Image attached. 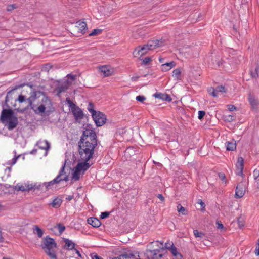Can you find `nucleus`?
Listing matches in <instances>:
<instances>
[{"instance_id":"1","label":"nucleus","mask_w":259,"mask_h":259,"mask_svg":"<svg viewBox=\"0 0 259 259\" xmlns=\"http://www.w3.org/2000/svg\"><path fill=\"white\" fill-rule=\"evenodd\" d=\"M88 161L78 163L76 167L71 169V168L65 166V163L62 166L59 174L55 178H60L62 176H64L63 178H68L70 171L72 172V176L71 178H80L82 177L85 171L87 170L90 166Z\"/></svg>"},{"instance_id":"2","label":"nucleus","mask_w":259,"mask_h":259,"mask_svg":"<svg viewBox=\"0 0 259 259\" xmlns=\"http://www.w3.org/2000/svg\"><path fill=\"white\" fill-rule=\"evenodd\" d=\"M148 247L149 248L147 249V258L148 259H160L167 252L166 243L164 245L163 242L158 241L150 242Z\"/></svg>"},{"instance_id":"3","label":"nucleus","mask_w":259,"mask_h":259,"mask_svg":"<svg viewBox=\"0 0 259 259\" xmlns=\"http://www.w3.org/2000/svg\"><path fill=\"white\" fill-rule=\"evenodd\" d=\"M41 247L50 259H58L55 251L57 244L53 238L49 236L43 238Z\"/></svg>"},{"instance_id":"4","label":"nucleus","mask_w":259,"mask_h":259,"mask_svg":"<svg viewBox=\"0 0 259 259\" xmlns=\"http://www.w3.org/2000/svg\"><path fill=\"white\" fill-rule=\"evenodd\" d=\"M1 120L3 123H8L7 127L9 130H13L18 124V118L14 115V112L11 109H3L2 110Z\"/></svg>"},{"instance_id":"5","label":"nucleus","mask_w":259,"mask_h":259,"mask_svg":"<svg viewBox=\"0 0 259 259\" xmlns=\"http://www.w3.org/2000/svg\"><path fill=\"white\" fill-rule=\"evenodd\" d=\"M78 151L82 161H88L92 158L96 146L79 142Z\"/></svg>"},{"instance_id":"6","label":"nucleus","mask_w":259,"mask_h":259,"mask_svg":"<svg viewBox=\"0 0 259 259\" xmlns=\"http://www.w3.org/2000/svg\"><path fill=\"white\" fill-rule=\"evenodd\" d=\"M79 142L96 146L97 140L96 133L92 129H86L83 131Z\"/></svg>"},{"instance_id":"7","label":"nucleus","mask_w":259,"mask_h":259,"mask_svg":"<svg viewBox=\"0 0 259 259\" xmlns=\"http://www.w3.org/2000/svg\"><path fill=\"white\" fill-rule=\"evenodd\" d=\"M145 46L146 45H144L142 47L139 46L133 52L134 57H139L138 61L141 64H146V57H144L146 53Z\"/></svg>"},{"instance_id":"8","label":"nucleus","mask_w":259,"mask_h":259,"mask_svg":"<svg viewBox=\"0 0 259 259\" xmlns=\"http://www.w3.org/2000/svg\"><path fill=\"white\" fill-rule=\"evenodd\" d=\"M87 24L83 21H77L75 26L72 29L73 35L79 36V34H84L87 30Z\"/></svg>"},{"instance_id":"9","label":"nucleus","mask_w":259,"mask_h":259,"mask_svg":"<svg viewBox=\"0 0 259 259\" xmlns=\"http://www.w3.org/2000/svg\"><path fill=\"white\" fill-rule=\"evenodd\" d=\"M248 183L246 179L243 180L239 183L236 188L235 197L240 198L242 197L244 194L246 190V185Z\"/></svg>"},{"instance_id":"10","label":"nucleus","mask_w":259,"mask_h":259,"mask_svg":"<svg viewBox=\"0 0 259 259\" xmlns=\"http://www.w3.org/2000/svg\"><path fill=\"white\" fill-rule=\"evenodd\" d=\"M92 117L98 126L103 125L106 120L105 115L100 111H97L94 115H93Z\"/></svg>"},{"instance_id":"11","label":"nucleus","mask_w":259,"mask_h":259,"mask_svg":"<svg viewBox=\"0 0 259 259\" xmlns=\"http://www.w3.org/2000/svg\"><path fill=\"white\" fill-rule=\"evenodd\" d=\"M164 44V41L162 39L158 40L155 39L149 40L147 42V50H152L156 48L163 46Z\"/></svg>"},{"instance_id":"12","label":"nucleus","mask_w":259,"mask_h":259,"mask_svg":"<svg viewBox=\"0 0 259 259\" xmlns=\"http://www.w3.org/2000/svg\"><path fill=\"white\" fill-rule=\"evenodd\" d=\"M236 167V173L237 175L239 177H243V170L244 168V159L242 157H240L238 158Z\"/></svg>"},{"instance_id":"13","label":"nucleus","mask_w":259,"mask_h":259,"mask_svg":"<svg viewBox=\"0 0 259 259\" xmlns=\"http://www.w3.org/2000/svg\"><path fill=\"white\" fill-rule=\"evenodd\" d=\"M35 187V185H33L32 184H18L14 186V190L16 191H29L30 190L32 189Z\"/></svg>"},{"instance_id":"14","label":"nucleus","mask_w":259,"mask_h":259,"mask_svg":"<svg viewBox=\"0 0 259 259\" xmlns=\"http://www.w3.org/2000/svg\"><path fill=\"white\" fill-rule=\"evenodd\" d=\"M37 93H42L40 92L33 91L30 93V97L26 99L28 105L25 107L26 109L31 108L32 106L35 105L33 103L36 99V96Z\"/></svg>"},{"instance_id":"15","label":"nucleus","mask_w":259,"mask_h":259,"mask_svg":"<svg viewBox=\"0 0 259 259\" xmlns=\"http://www.w3.org/2000/svg\"><path fill=\"white\" fill-rule=\"evenodd\" d=\"M71 84V82H70L69 80H66L63 84L59 85L56 89L57 92V95L59 96L61 93L65 92Z\"/></svg>"},{"instance_id":"16","label":"nucleus","mask_w":259,"mask_h":259,"mask_svg":"<svg viewBox=\"0 0 259 259\" xmlns=\"http://www.w3.org/2000/svg\"><path fill=\"white\" fill-rule=\"evenodd\" d=\"M153 96L156 98L161 99L163 101L168 102H170L171 101V97L166 93H156L153 95Z\"/></svg>"},{"instance_id":"17","label":"nucleus","mask_w":259,"mask_h":259,"mask_svg":"<svg viewBox=\"0 0 259 259\" xmlns=\"http://www.w3.org/2000/svg\"><path fill=\"white\" fill-rule=\"evenodd\" d=\"M168 249H169L173 256H174V259H182L183 256L181 253L178 251L177 248L175 247L172 244L171 247L168 248L167 247Z\"/></svg>"},{"instance_id":"18","label":"nucleus","mask_w":259,"mask_h":259,"mask_svg":"<svg viewBox=\"0 0 259 259\" xmlns=\"http://www.w3.org/2000/svg\"><path fill=\"white\" fill-rule=\"evenodd\" d=\"M87 222L89 224L92 225L94 227L98 228L101 225L100 220L96 218L91 217L88 219Z\"/></svg>"},{"instance_id":"19","label":"nucleus","mask_w":259,"mask_h":259,"mask_svg":"<svg viewBox=\"0 0 259 259\" xmlns=\"http://www.w3.org/2000/svg\"><path fill=\"white\" fill-rule=\"evenodd\" d=\"M72 112L76 120L82 119L83 113L80 108L77 107L74 110L72 109Z\"/></svg>"},{"instance_id":"20","label":"nucleus","mask_w":259,"mask_h":259,"mask_svg":"<svg viewBox=\"0 0 259 259\" xmlns=\"http://www.w3.org/2000/svg\"><path fill=\"white\" fill-rule=\"evenodd\" d=\"M36 145L40 149L48 150L50 148V145L49 142L47 140H40L37 142Z\"/></svg>"},{"instance_id":"21","label":"nucleus","mask_w":259,"mask_h":259,"mask_svg":"<svg viewBox=\"0 0 259 259\" xmlns=\"http://www.w3.org/2000/svg\"><path fill=\"white\" fill-rule=\"evenodd\" d=\"M176 65V63L174 61H171L169 63H165L162 64L161 69L162 71H167L174 67Z\"/></svg>"},{"instance_id":"22","label":"nucleus","mask_w":259,"mask_h":259,"mask_svg":"<svg viewBox=\"0 0 259 259\" xmlns=\"http://www.w3.org/2000/svg\"><path fill=\"white\" fill-rule=\"evenodd\" d=\"M62 203V198L57 197L53 200L52 202L49 204V205L52 206L54 208H58L61 206Z\"/></svg>"},{"instance_id":"23","label":"nucleus","mask_w":259,"mask_h":259,"mask_svg":"<svg viewBox=\"0 0 259 259\" xmlns=\"http://www.w3.org/2000/svg\"><path fill=\"white\" fill-rule=\"evenodd\" d=\"M249 102L252 108L253 109H256L258 105V101L255 98V97L251 95V94H249V98H248Z\"/></svg>"},{"instance_id":"24","label":"nucleus","mask_w":259,"mask_h":259,"mask_svg":"<svg viewBox=\"0 0 259 259\" xmlns=\"http://www.w3.org/2000/svg\"><path fill=\"white\" fill-rule=\"evenodd\" d=\"M31 109H32L34 112L37 114H39L40 113H44L46 110V107L44 105H40L38 107H36V105H34L30 108Z\"/></svg>"},{"instance_id":"25","label":"nucleus","mask_w":259,"mask_h":259,"mask_svg":"<svg viewBox=\"0 0 259 259\" xmlns=\"http://www.w3.org/2000/svg\"><path fill=\"white\" fill-rule=\"evenodd\" d=\"M64 242L65 243V245L64 246L66 249L68 250H72L74 249L76 244L75 243L73 242L71 240L69 239L65 238L64 239Z\"/></svg>"},{"instance_id":"26","label":"nucleus","mask_w":259,"mask_h":259,"mask_svg":"<svg viewBox=\"0 0 259 259\" xmlns=\"http://www.w3.org/2000/svg\"><path fill=\"white\" fill-rule=\"evenodd\" d=\"M99 70L104 76H108L111 74V71L108 66H101L99 68Z\"/></svg>"},{"instance_id":"27","label":"nucleus","mask_w":259,"mask_h":259,"mask_svg":"<svg viewBox=\"0 0 259 259\" xmlns=\"http://www.w3.org/2000/svg\"><path fill=\"white\" fill-rule=\"evenodd\" d=\"M119 256L121 259H131L133 257H135L134 253L131 251L125 252Z\"/></svg>"},{"instance_id":"28","label":"nucleus","mask_w":259,"mask_h":259,"mask_svg":"<svg viewBox=\"0 0 259 259\" xmlns=\"http://www.w3.org/2000/svg\"><path fill=\"white\" fill-rule=\"evenodd\" d=\"M68 180H69V179H53L52 181L49 182L48 183H46V187L47 189H49L51 188V185H53V184H56V183H59L61 181H67Z\"/></svg>"},{"instance_id":"29","label":"nucleus","mask_w":259,"mask_h":259,"mask_svg":"<svg viewBox=\"0 0 259 259\" xmlns=\"http://www.w3.org/2000/svg\"><path fill=\"white\" fill-rule=\"evenodd\" d=\"M226 149L228 151H233L236 147V143L233 142H227L226 143Z\"/></svg>"},{"instance_id":"30","label":"nucleus","mask_w":259,"mask_h":259,"mask_svg":"<svg viewBox=\"0 0 259 259\" xmlns=\"http://www.w3.org/2000/svg\"><path fill=\"white\" fill-rule=\"evenodd\" d=\"M33 232L36 234L39 238H41L44 234V231L38 226H34Z\"/></svg>"},{"instance_id":"31","label":"nucleus","mask_w":259,"mask_h":259,"mask_svg":"<svg viewBox=\"0 0 259 259\" xmlns=\"http://www.w3.org/2000/svg\"><path fill=\"white\" fill-rule=\"evenodd\" d=\"M181 70L180 68H177L172 71V76L177 80L180 79Z\"/></svg>"},{"instance_id":"32","label":"nucleus","mask_w":259,"mask_h":259,"mask_svg":"<svg viewBox=\"0 0 259 259\" xmlns=\"http://www.w3.org/2000/svg\"><path fill=\"white\" fill-rule=\"evenodd\" d=\"M156 62H152V60L151 57H147V69L150 67L155 68Z\"/></svg>"},{"instance_id":"33","label":"nucleus","mask_w":259,"mask_h":259,"mask_svg":"<svg viewBox=\"0 0 259 259\" xmlns=\"http://www.w3.org/2000/svg\"><path fill=\"white\" fill-rule=\"evenodd\" d=\"M66 102L71 109V111H72V109L74 110L77 107L69 98H67L66 99Z\"/></svg>"},{"instance_id":"34","label":"nucleus","mask_w":259,"mask_h":259,"mask_svg":"<svg viewBox=\"0 0 259 259\" xmlns=\"http://www.w3.org/2000/svg\"><path fill=\"white\" fill-rule=\"evenodd\" d=\"M177 210L179 213H181L183 215H187L188 214L187 210H186L185 208L182 206L181 204H179L178 205Z\"/></svg>"},{"instance_id":"35","label":"nucleus","mask_w":259,"mask_h":259,"mask_svg":"<svg viewBox=\"0 0 259 259\" xmlns=\"http://www.w3.org/2000/svg\"><path fill=\"white\" fill-rule=\"evenodd\" d=\"M259 74V66H256L254 71H250V75L252 78H256Z\"/></svg>"},{"instance_id":"36","label":"nucleus","mask_w":259,"mask_h":259,"mask_svg":"<svg viewBox=\"0 0 259 259\" xmlns=\"http://www.w3.org/2000/svg\"><path fill=\"white\" fill-rule=\"evenodd\" d=\"M14 153L15 154H16V151H14ZM20 155H19L18 156L15 155L14 157L11 160H10L7 162V164L11 166L15 164L16 163L17 159L20 157Z\"/></svg>"},{"instance_id":"37","label":"nucleus","mask_w":259,"mask_h":259,"mask_svg":"<svg viewBox=\"0 0 259 259\" xmlns=\"http://www.w3.org/2000/svg\"><path fill=\"white\" fill-rule=\"evenodd\" d=\"M194 235L196 238H203L205 234L202 232H199L198 230L195 229L193 231Z\"/></svg>"},{"instance_id":"38","label":"nucleus","mask_w":259,"mask_h":259,"mask_svg":"<svg viewBox=\"0 0 259 259\" xmlns=\"http://www.w3.org/2000/svg\"><path fill=\"white\" fill-rule=\"evenodd\" d=\"M94 104L90 102L88 106V110L92 114V116L94 115V113H96L97 112L94 109Z\"/></svg>"},{"instance_id":"39","label":"nucleus","mask_w":259,"mask_h":259,"mask_svg":"<svg viewBox=\"0 0 259 259\" xmlns=\"http://www.w3.org/2000/svg\"><path fill=\"white\" fill-rule=\"evenodd\" d=\"M215 89L217 93H225L227 91V89L225 88L224 86L223 85H218Z\"/></svg>"},{"instance_id":"40","label":"nucleus","mask_w":259,"mask_h":259,"mask_svg":"<svg viewBox=\"0 0 259 259\" xmlns=\"http://www.w3.org/2000/svg\"><path fill=\"white\" fill-rule=\"evenodd\" d=\"M208 92L209 94L213 97H217L218 96V94L216 92L215 89L214 88H210L208 89Z\"/></svg>"},{"instance_id":"41","label":"nucleus","mask_w":259,"mask_h":259,"mask_svg":"<svg viewBox=\"0 0 259 259\" xmlns=\"http://www.w3.org/2000/svg\"><path fill=\"white\" fill-rule=\"evenodd\" d=\"M102 32V30L101 29H94L92 32L89 34V36H96V35H97L98 34H99L100 33H101Z\"/></svg>"},{"instance_id":"42","label":"nucleus","mask_w":259,"mask_h":259,"mask_svg":"<svg viewBox=\"0 0 259 259\" xmlns=\"http://www.w3.org/2000/svg\"><path fill=\"white\" fill-rule=\"evenodd\" d=\"M57 226L60 234H62L63 232H64V230H65V227L61 223L58 224Z\"/></svg>"},{"instance_id":"43","label":"nucleus","mask_w":259,"mask_h":259,"mask_svg":"<svg viewBox=\"0 0 259 259\" xmlns=\"http://www.w3.org/2000/svg\"><path fill=\"white\" fill-rule=\"evenodd\" d=\"M109 215H110L109 212L105 211V212H102L101 213L100 218L101 219H104L108 218L109 216Z\"/></svg>"},{"instance_id":"44","label":"nucleus","mask_w":259,"mask_h":259,"mask_svg":"<svg viewBox=\"0 0 259 259\" xmlns=\"http://www.w3.org/2000/svg\"><path fill=\"white\" fill-rule=\"evenodd\" d=\"M26 100L25 97L23 95H19L17 99L15 100V101H19L20 103H22Z\"/></svg>"},{"instance_id":"45","label":"nucleus","mask_w":259,"mask_h":259,"mask_svg":"<svg viewBox=\"0 0 259 259\" xmlns=\"http://www.w3.org/2000/svg\"><path fill=\"white\" fill-rule=\"evenodd\" d=\"M205 115V112L204 111H198V119H202L204 118V115Z\"/></svg>"},{"instance_id":"46","label":"nucleus","mask_w":259,"mask_h":259,"mask_svg":"<svg viewBox=\"0 0 259 259\" xmlns=\"http://www.w3.org/2000/svg\"><path fill=\"white\" fill-rule=\"evenodd\" d=\"M16 5L15 4L9 5L7 6V10L8 11H11L12 10L16 8Z\"/></svg>"},{"instance_id":"47","label":"nucleus","mask_w":259,"mask_h":259,"mask_svg":"<svg viewBox=\"0 0 259 259\" xmlns=\"http://www.w3.org/2000/svg\"><path fill=\"white\" fill-rule=\"evenodd\" d=\"M51 68V66L49 64H47L43 66L42 70L45 71H49Z\"/></svg>"},{"instance_id":"48","label":"nucleus","mask_w":259,"mask_h":259,"mask_svg":"<svg viewBox=\"0 0 259 259\" xmlns=\"http://www.w3.org/2000/svg\"><path fill=\"white\" fill-rule=\"evenodd\" d=\"M253 175L254 178H258L259 177V168L254 170Z\"/></svg>"},{"instance_id":"49","label":"nucleus","mask_w":259,"mask_h":259,"mask_svg":"<svg viewBox=\"0 0 259 259\" xmlns=\"http://www.w3.org/2000/svg\"><path fill=\"white\" fill-rule=\"evenodd\" d=\"M68 79L67 80H69L70 82L74 81L75 79V76L72 74H68L67 75Z\"/></svg>"},{"instance_id":"50","label":"nucleus","mask_w":259,"mask_h":259,"mask_svg":"<svg viewBox=\"0 0 259 259\" xmlns=\"http://www.w3.org/2000/svg\"><path fill=\"white\" fill-rule=\"evenodd\" d=\"M201 206V210H204V208H205V203L202 201V200L201 199H199L198 200V202Z\"/></svg>"},{"instance_id":"51","label":"nucleus","mask_w":259,"mask_h":259,"mask_svg":"<svg viewBox=\"0 0 259 259\" xmlns=\"http://www.w3.org/2000/svg\"><path fill=\"white\" fill-rule=\"evenodd\" d=\"M136 99L137 101L142 102H143L145 100V98L143 96H138L136 97Z\"/></svg>"},{"instance_id":"52","label":"nucleus","mask_w":259,"mask_h":259,"mask_svg":"<svg viewBox=\"0 0 259 259\" xmlns=\"http://www.w3.org/2000/svg\"><path fill=\"white\" fill-rule=\"evenodd\" d=\"M255 254L257 256L259 255V238L258 239L257 245L255 249Z\"/></svg>"},{"instance_id":"53","label":"nucleus","mask_w":259,"mask_h":259,"mask_svg":"<svg viewBox=\"0 0 259 259\" xmlns=\"http://www.w3.org/2000/svg\"><path fill=\"white\" fill-rule=\"evenodd\" d=\"M228 108L231 111H233L236 110V107L233 105H228Z\"/></svg>"},{"instance_id":"54","label":"nucleus","mask_w":259,"mask_h":259,"mask_svg":"<svg viewBox=\"0 0 259 259\" xmlns=\"http://www.w3.org/2000/svg\"><path fill=\"white\" fill-rule=\"evenodd\" d=\"M235 120L234 116L233 115H230L226 117V120L229 122L233 121Z\"/></svg>"},{"instance_id":"55","label":"nucleus","mask_w":259,"mask_h":259,"mask_svg":"<svg viewBox=\"0 0 259 259\" xmlns=\"http://www.w3.org/2000/svg\"><path fill=\"white\" fill-rule=\"evenodd\" d=\"M216 225H217V227L218 229H221L224 228L223 225L220 221H217Z\"/></svg>"},{"instance_id":"56","label":"nucleus","mask_w":259,"mask_h":259,"mask_svg":"<svg viewBox=\"0 0 259 259\" xmlns=\"http://www.w3.org/2000/svg\"><path fill=\"white\" fill-rule=\"evenodd\" d=\"M42 101L45 103H48L49 104H50L51 103V101L50 100H49V98H48V97H44L42 100Z\"/></svg>"},{"instance_id":"57","label":"nucleus","mask_w":259,"mask_h":259,"mask_svg":"<svg viewBox=\"0 0 259 259\" xmlns=\"http://www.w3.org/2000/svg\"><path fill=\"white\" fill-rule=\"evenodd\" d=\"M157 197L162 201H164V197H163V196L161 194H159L157 195Z\"/></svg>"},{"instance_id":"58","label":"nucleus","mask_w":259,"mask_h":259,"mask_svg":"<svg viewBox=\"0 0 259 259\" xmlns=\"http://www.w3.org/2000/svg\"><path fill=\"white\" fill-rule=\"evenodd\" d=\"M93 259H103L101 257L98 255L97 254H95L92 256Z\"/></svg>"},{"instance_id":"59","label":"nucleus","mask_w":259,"mask_h":259,"mask_svg":"<svg viewBox=\"0 0 259 259\" xmlns=\"http://www.w3.org/2000/svg\"><path fill=\"white\" fill-rule=\"evenodd\" d=\"M218 176L219 177V178H226L225 175L224 173H219Z\"/></svg>"},{"instance_id":"60","label":"nucleus","mask_w":259,"mask_h":259,"mask_svg":"<svg viewBox=\"0 0 259 259\" xmlns=\"http://www.w3.org/2000/svg\"><path fill=\"white\" fill-rule=\"evenodd\" d=\"M74 196L73 195H69L66 197V200L68 201L71 200L73 198Z\"/></svg>"},{"instance_id":"61","label":"nucleus","mask_w":259,"mask_h":259,"mask_svg":"<svg viewBox=\"0 0 259 259\" xmlns=\"http://www.w3.org/2000/svg\"><path fill=\"white\" fill-rule=\"evenodd\" d=\"M255 186L259 189V179H255Z\"/></svg>"},{"instance_id":"62","label":"nucleus","mask_w":259,"mask_h":259,"mask_svg":"<svg viewBox=\"0 0 259 259\" xmlns=\"http://www.w3.org/2000/svg\"><path fill=\"white\" fill-rule=\"evenodd\" d=\"M74 250L75 251L76 253L77 254L78 257H81V255L80 252L76 249L74 248Z\"/></svg>"},{"instance_id":"63","label":"nucleus","mask_w":259,"mask_h":259,"mask_svg":"<svg viewBox=\"0 0 259 259\" xmlns=\"http://www.w3.org/2000/svg\"><path fill=\"white\" fill-rule=\"evenodd\" d=\"M154 69L153 68L152 70H151L150 71V72H147V75H152L153 74V71H154Z\"/></svg>"},{"instance_id":"64","label":"nucleus","mask_w":259,"mask_h":259,"mask_svg":"<svg viewBox=\"0 0 259 259\" xmlns=\"http://www.w3.org/2000/svg\"><path fill=\"white\" fill-rule=\"evenodd\" d=\"M238 223L240 228L243 226V223L241 221H240L239 219L238 220Z\"/></svg>"}]
</instances>
